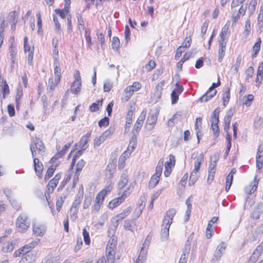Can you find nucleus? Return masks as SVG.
<instances>
[{
    "mask_svg": "<svg viewBox=\"0 0 263 263\" xmlns=\"http://www.w3.org/2000/svg\"><path fill=\"white\" fill-rule=\"evenodd\" d=\"M258 180H257V176H255L254 180L251 182V183L245 188L246 193L248 194H252L256 191Z\"/></svg>",
    "mask_w": 263,
    "mask_h": 263,
    "instance_id": "obj_22",
    "label": "nucleus"
},
{
    "mask_svg": "<svg viewBox=\"0 0 263 263\" xmlns=\"http://www.w3.org/2000/svg\"><path fill=\"white\" fill-rule=\"evenodd\" d=\"M219 112V108H216L214 110L210 119V121L211 122L212 129L213 131L214 136L215 137H218L219 133L218 126Z\"/></svg>",
    "mask_w": 263,
    "mask_h": 263,
    "instance_id": "obj_5",
    "label": "nucleus"
},
{
    "mask_svg": "<svg viewBox=\"0 0 263 263\" xmlns=\"http://www.w3.org/2000/svg\"><path fill=\"white\" fill-rule=\"evenodd\" d=\"M241 57L240 55H238L236 58V62L235 64L232 66V69L234 73H236L238 72V69L241 65Z\"/></svg>",
    "mask_w": 263,
    "mask_h": 263,
    "instance_id": "obj_43",
    "label": "nucleus"
},
{
    "mask_svg": "<svg viewBox=\"0 0 263 263\" xmlns=\"http://www.w3.org/2000/svg\"><path fill=\"white\" fill-rule=\"evenodd\" d=\"M102 104V100H98L97 102L92 103L89 109L91 111H96L99 109V106H101Z\"/></svg>",
    "mask_w": 263,
    "mask_h": 263,
    "instance_id": "obj_53",
    "label": "nucleus"
},
{
    "mask_svg": "<svg viewBox=\"0 0 263 263\" xmlns=\"http://www.w3.org/2000/svg\"><path fill=\"white\" fill-rule=\"evenodd\" d=\"M263 253V242H261L254 251L250 260L253 263L255 262Z\"/></svg>",
    "mask_w": 263,
    "mask_h": 263,
    "instance_id": "obj_13",
    "label": "nucleus"
},
{
    "mask_svg": "<svg viewBox=\"0 0 263 263\" xmlns=\"http://www.w3.org/2000/svg\"><path fill=\"white\" fill-rule=\"evenodd\" d=\"M46 231V228L44 226L38 223H33V233L37 236H41L44 235Z\"/></svg>",
    "mask_w": 263,
    "mask_h": 263,
    "instance_id": "obj_18",
    "label": "nucleus"
},
{
    "mask_svg": "<svg viewBox=\"0 0 263 263\" xmlns=\"http://www.w3.org/2000/svg\"><path fill=\"white\" fill-rule=\"evenodd\" d=\"M134 92L133 88L130 86H127L124 90L122 99L127 101L132 97Z\"/></svg>",
    "mask_w": 263,
    "mask_h": 263,
    "instance_id": "obj_26",
    "label": "nucleus"
},
{
    "mask_svg": "<svg viewBox=\"0 0 263 263\" xmlns=\"http://www.w3.org/2000/svg\"><path fill=\"white\" fill-rule=\"evenodd\" d=\"M229 29V26L228 25H225L222 27L221 31L220 33V40L219 42H227L226 41V36L227 34V32Z\"/></svg>",
    "mask_w": 263,
    "mask_h": 263,
    "instance_id": "obj_40",
    "label": "nucleus"
},
{
    "mask_svg": "<svg viewBox=\"0 0 263 263\" xmlns=\"http://www.w3.org/2000/svg\"><path fill=\"white\" fill-rule=\"evenodd\" d=\"M61 178V174L58 173L49 182L47 185L48 192L49 193H51L53 192Z\"/></svg>",
    "mask_w": 263,
    "mask_h": 263,
    "instance_id": "obj_14",
    "label": "nucleus"
},
{
    "mask_svg": "<svg viewBox=\"0 0 263 263\" xmlns=\"http://www.w3.org/2000/svg\"><path fill=\"white\" fill-rule=\"evenodd\" d=\"M175 159L173 155H169V161H166L165 163V170L164 171V175L166 177H168L171 173L172 172V167L175 165Z\"/></svg>",
    "mask_w": 263,
    "mask_h": 263,
    "instance_id": "obj_12",
    "label": "nucleus"
},
{
    "mask_svg": "<svg viewBox=\"0 0 263 263\" xmlns=\"http://www.w3.org/2000/svg\"><path fill=\"white\" fill-rule=\"evenodd\" d=\"M232 116L231 115H227L225 116L224 119V129L225 131L228 132L229 129L230 122L231 121Z\"/></svg>",
    "mask_w": 263,
    "mask_h": 263,
    "instance_id": "obj_51",
    "label": "nucleus"
},
{
    "mask_svg": "<svg viewBox=\"0 0 263 263\" xmlns=\"http://www.w3.org/2000/svg\"><path fill=\"white\" fill-rule=\"evenodd\" d=\"M136 223L135 220H126L124 221V228L126 230L133 232L136 227Z\"/></svg>",
    "mask_w": 263,
    "mask_h": 263,
    "instance_id": "obj_28",
    "label": "nucleus"
},
{
    "mask_svg": "<svg viewBox=\"0 0 263 263\" xmlns=\"http://www.w3.org/2000/svg\"><path fill=\"white\" fill-rule=\"evenodd\" d=\"M90 136V133H87L86 135L82 137L80 141V147L82 149V151H84L87 147V143L88 141V139Z\"/></svg>",
    "mask_w": 263,
    "mask_h": 263,
    "instance_id": "obj_29",
    "label": "nucleus"
},
{
    "mask_svg": "<svg viewBox=\"0 0 263 263\" xmlns=\"http://www.w3.org/2000/svg\"><path fill=\"white\" fill-rule=\"evenodd\" d=\"M149 243V240L146 239L142 245V247L140 250V254L136 259L135 263H145L146 259L147 252Z\"/></svg>",
    "mask_w": 263,
    "mask_h": 263,
    "instance_id": "obj_7",
    "label": "nucleus"
},
{
    "mask_svg": "<svg viewBox=\"0 0 263 263\" xmlns=\"http://www.w3.org/2000/svg\"><path fill=\"white\" fill-rule=\"evenodd\" d=\"M256 167L260 170L263 167V145H259L256 156Z\"/></svg>",
    "mask_w": 263,
    "mask_h": 263,
    "instance_id": "obj_19",
    "label": "nucleus"
},
{
    "mask_svg": "<svg viewBox=\"0 0 263 263\" xmlns=\"http://www.w3.org/2000/svg\"><path fill=\"white\" fill-rule=\"evenodd\" d=\"M132 209L130 206L124 209L122 212L115 216L112 220H116L115 227H117L119 222L126 218L132 212Z\"/></svg>",
    "mask_w": 263,
    "mask_h": 263,
    "instance_id": "obj_10",
    "label": "nucleus"
},
{
    "mask_svg": "<svg viewBox=\"0 0 263 263\" xmlns=\"http://www.w3.org/2000/svg\"><path fill=\"white\" fill-rule=\"evenodd\" d=\"M55 170V166L51 165L48 169L47 173L45 176V179H48L51 176L53 175L54 171Z\"/></svg>",
    "mask_w": 263,
    "mask_h": 263,
    "instance_id": "obj_59",
    "label": "nucleus"
},
{
    "mask_svg": "<svg viewBox=\"0 0 263 263\" xmlns=\"http://www.w3.org/2000/svg\"><path fill=\"white\" fill-rule=\"evenodd\" d=\"M59 83V82L57 83L56 78H55L54 81H53V78H50L48 81V87L50 90L53 91Z\"/></svg>",
    "mask_w": 263,
    "mask_h": 263,
    "instance_id": "obj_56",
    "label": "nucleus"
},
{
    "mask_svg": "<svg viewBox=\"0 0 263 263\" xmlns=\"http://www.w3.org/2000/svg\"><path fill=\"white\" fill-rule=\"evenodd\" d=\"M137 136L135 135H133V136H132V137L130 140L129 145L127 147H129L130 151H131V152H133L135 149V148L137 145Z\"/></svg>",
    "mask_w": 263,
    "mask_h": 263,
    "instance_id": "obj_44",
    "label": "nucleus"
},
{
    "mask_svg": "<svg viewBox=\"0 0 263 263\" xmlns=\"http://www.w3.org/2000/svg\"><path fill=\"white\" fill-rule=\"evenodd\" d=\"M30 145H33L35 149H36L39 152H44L45 146L42 141L39 138L32 137Z\"/></svg>",
    "mask_w": 263,
    "mask_h": 263,
    "instance_id": "obj_11",
    "label": "nucleus"
},
{
    "mask_svg": "<svg viewBox=\"0 0 263 263\" xmlns=\"http://www.w3.org/2000/svg\"><path fill=\"white\" fill-rule=\"evenodd\" d=\"M103 201L104 200L102 199V198L97 196L95 203L92 207V211L95 212H98L100 210Z\"/></svg>",
    "mask_w": 263,
    "mask_h": 263,
    "instance_id": "obj_31",
    "label": "nucleus"
},
{
    "mask_svg": "<svg viewBox=\"0 0 263 263\" xmlns=\"http://www.w3.org/2000/svg\"><path fill=\"white\" fill-rule=\"evenodd\" d=\"M54 66V72L55 78H56V82H60L61 79V69L60 68V62L57 59V57H55V59L53 62Z\"/></svg>",
    "mask_w": 263,
    "mask_h": 263,
    "instance_id": "obj_23",
    "label": "nucleus"
},
{
    "mask_svg": "<svg viewBox=\"0 0 263 263\" xmlns=\"http://www.w3.org/2000/svg\"><path fill=\"white\" fill-rule=\"evenodd\" d=\"M163 163H164L163 159H161L159 161L158 164L156 168V173L154 175L158 176L159 177L161 175L162 167L163 166Z\"/></svg>",
    "mask_w": 263,
    "mask_h": 263,
    "instance_id": "obj_41",
    "label": "nucleus"
},
{
    "mask_svg": "<svg viewBox=\"0 0 263 263\" xmlns=\"http://www.w3.org/2000/svg\"><path fill=\"white\" fill-rule=\"evenodd\" d=\"M83 198V194H78L77 197L76 198V199L72 204L71 210L73 209H74V213H77L78 212V207L80 205V204L81 202L82 199Z\"/></svg>",
    "mask_w": 263,
    "mask_h": 263,
    "instance_id": "obj_34",
    "label": "nucleus"
},
{
    "mask_svg": "<svg viewBox=\"0 0 263 263\" xmlns=\"http://www.w3.org/2000/svg\"><path fill=\"white\" fill-rule=\"evenodd\" d=\"M33 165L34 167V170L36 172V175L41 177V175L42 174V172L43 170V165L41 162L39 160V159L36 158H34L33 159Z\"/></svg>",
    "mask_w": 263,
    "mask_h": 263,
    "instance_id": "obj_24",
    "label": "nucleus"
},
{
    "mask_svg": "<svg viewBox=\"0 0 263 263\" xmlns=\"http://www.w3.org/2000/svg\"><path fill=\"white\" fill-rule=\"evenodd\" d=\"M261 43V39L260 38H258L257 41L254 45L252 48L251 55L253 59L255 58L257 56L258 52L260 51Z\"/></svg>",
    "mask_w": 263,
    "mask_h": 263,
    "instance_id": "obj_30",
    "label": "nucleus"
},
{
    "mask_svg": "<svg viewBox=\"0 0 263 263\" xmlns=\"http://www.w3.org/2000/svg\"><path fill=\"white\" fill-rule=\"evenodd\" d=\"M5 23L3 22L0 24V48H1L4 39Z\"/></svg>",
    "mask_w": 263,
    "mask_h": 263,
    "instance_id": "obj_50",
    "label": "nucleus"
},
{
    "mask_svg": "<svg viewBox=\"0 0 263 263\" xmlns=\"http://www.w3.org/2000/svg\"><path fill=\"white\" fill-rule=\"evenodd\" d=\"M202 124V118L198 117L196 119L195 123V130L196 131V135L198 138V142H199V133L200 130V127H201Z\"/></svg>",
    "mask_w": 263,
    "mask_h": 263,
    "instance_id": "obj_47",
    "label": "nucleus"
},
{
    "mask_svg": "<svg viewBox=\"0 0 263 263\" xmlns=\"http://www.w3.org/2000/svg\"><path fill=\"white\" fill-rule=\"evenodd\" d=\"M145 205V202L142 201V202L139 205L138 208L135 210L133 214L135 218H138L141 215Z\"/></svg>",
    "mask_w": 263,
    "mask_h": 263,
    "instance_id": "obj_37",
    "label": "nucleus"
},
{
    "mask_svg": "<svg viewBox=\"0 0 263 263\" xmlns=\"http://www.w3.org/2000/svg\"><path fill=\"white\" fill-rule=\"evenodd\" d=\"M83 235L84 237V240L85 243L86 245H89L90 242V239L89 238V233L87 232L86 229H84L83 230Z\"/></svg>",
    "mask_w": 263,
    "mask_h": 263,
    "instance_id": "obj_61",
    "label": "nucleus"
},
{
    "mask_svg": "<svg viewBox=\"0 0 263 263\" xmlns=\"http://www.w3.org/2000/svg\"><path fill=\"white\" fill-rule=\"evenodd\" d=\"M40 241V239L36 238L33 241L22 247L21 248V250L23 251V252H32L31 251L37 245Z\"/></svg>",
    "mask_w": 263,
    "mask_h": 263,
    "instance_id": "obj_21",
    "label": "nucleus"
},
{
    "mask_svg": "<svg viewBox=\"0 0 263 263\" xmlns=\"http://www.w3.org/2000/svg\"><path fill=\"white\" fill-rule=\"evenodd\" d=\"M257 3V0H251L250 2V5L248 7V9L250 14H252L254 12Z\"/></svg>",
    "mask_w": 263,
    "mask_h": 263,
    "instance_id": "obj_55",
    "label": "nucleus"
},
{
    "mask_svg": "<svg viewBox=\"0 0 263 263\" xmlns=\"http://www.w3.org/2000/svg\"><path fill=\"white\" fill-rule=\"evenodd\" d=\"M146 115V111L145 110H143L138 118L136 123H135L133 129V133L135 131L137 133H138L139 130H140L143 124V122L145 119Z\"/></svg>",
    "mask_w": 263,
    "mask_h": 263,
    "instance_id": "obj_15",
    "label": "nucleus"
},
{
    "mask_svg": "<svg viewBox=\"0 0 263 263\" xmlns=\"http://www.w3.org/2000/svg\"><path fill=\"white\" fill-rule=\"evenodd\" d=\"M35 260V255L33 252H23L19 263H32Z\"/></svg>",
    "mask_w": 263,
    "mask_h": 263,
    "instance_id": "obj_16",
    "label": "nucleus"
},
{
    "mask_svg": "<svg viewBox=\"0 0 263 263\" xmlns=\"http://www.w3.org/2000/svg\"><path fill=\"white\" fill-rule=\"evenodd\" d=\"M71 145L70 143L66 144L64 145V146L63 147L62 149L60 151V145H57L56 148L58 150V153L55 155V157L57 158H59L60 157H62L66 153V151L70 147Z\"/></svg>",
    "mask_w": 263,
    "mask_h": 263,
    "instance_id": "obj_32",
    "label": "nucleus"
},
{
    "mask_svg": "<svg viewBox=\"0 0 263 263\" xmlns=\"http://www.w3.org/2000/svg\"><path fill=\"white\" fill-rule=\"evenodd\" d=\"M227 42H219L218 61L221 62L225 55Z\"/></svg>",
    "mask_w": 263,
    "mask_h": 263,
    "instance_id": "obj_25",
    "label": "nucleus"
},
{
    "mask_svg": "<svg viewBox=\"0 0 263 263\" xmlns=\"http://www.w3.org/2000/svg\"><path fill=\"white\" fill-rule=\"evenodd\" d=\"M14 249V245L12 242H7L4 244L2 250L4 252H9L12 251Z\"/></svg>",
    "mask_w": 263,
    "mask_h": 263,
    "instance_id": "obj_45",
    "label": "nucleus"
},
{
    "mask_svg": "<svg viewBox=\"0 0 263 263\" xmlns=\"http://www.w3.org/2000/svg\"><path fill=\"white\" fill-rule=\"evenodd\" d=\"M111 46L114 49L117 50L119 48L120 46V41L117 36H114L112 38Z\"/></svg>",
    "mask_w": 263,
    "mask_h": 263,
    "instance_id": "obj_60",
    "label": "nucleus"
},
{
    "mask_svg": "<svg viewBox=\"0 0 263 263\" xmlns=\"http://www.w3.org/2000/svg\"><path fill=\"white\" fill-rule=\"evenodd\" d=\"M245 97L246 98V99L243 104L247 106H250L254 99V96L252 95H249L248 96Z\"/></svg>",
    "mask_w": 263,
    "mask_h": 263,
    "instance_id": "obj_62",
    "label": "nucleus"
},
{
    "mask_svg": "<svg viewBox=\"0 0 263 263\" xmlns=\"http://www.w3.org/2000/svg\"><path fill=\"white\" fill-rule=\"evenodd\" d=\"M128 182V176L123 173L121 176L120 180L118 183V188L119 189H123Z\"/></svg>",
    "mask_w": 263,
    "mask_h": 263,
    "instance_id": "obj_33",
    "label": "nucleus"
},
{
    "mask_svg": "<svg viewBox=\"0 0 263 263\" xmlns=\"http://www.w3.org/2000/svg\"><path fill=\"white\" fill-rule=\"evenodd\" d=\"M227 149L224 153V157L226 158L230 151L231 147V136L229 134H227Z\"/></svg>",
    "mask_w": 263,
    "mask_h": 263,
    "instance_id": "obj_46",
    "label": "nucleus"
},
{
    "mask_svg": "<svg viewBox=\"0 0 263 263\" xmlns=\"http://www.w3.org/2000/svg\"><path fill=\"white\" fill-rule=\"evenodd\" d=\"M117 238L112 237L109 239L106 249L107 261L109 263H114L115 260Z\"/></svg>",
    "mask_w": 263,
    "mask_h": 263,
    "instance_id": "obj_2",
    "label": "nucleus"
},
{
    "mask_svg": "<svg viewBox=\"0 0 263 263\" xmlns=\"http://www.w3.org/2000/svg\"><path fill=\"white\" fill-rule=\"evenodd\" d=\"M30 222L28 217L25 214L20 215L16 221V227L17 231L24 233L27 231L30 227Z\"/></svg>",
    "mask_w": 263,
    "mask_h": 263,
    "instance_id": "obj_3",
    "label": "nucleus"
},
{
    "mask_svg": "<svg viewBox=\"0 0 263 263\" xmlns=\"http://www.w3.org/2000/svg\"><path fill=\"white\" fill-rule=\"evenodd\" d=\"M199 176V172L192 171L191 173L189 181L190 186L193 185L197 181Z\"/></svg>",
    "mask_w": 263,
    "mask_h": 263,
    "instance_id": "obj_38",
    "label": "nucleus"
},
{
    "mask_svg": "<svg viewBox=\"0 0 263 263\" xmlns=\"http://www.w3.org/2000/svg\"><path fill=\"white\" fill-rule=\"evenodd\" d=\"M189 254V249L186 248L185 250L183 252V254L181 256L179 263H186Z\"/></svg>",
    "mask_w": 263,
    "mask_h": 263,
    "instance_id": "obj_52",
    "label": "nucleus"
},
{
    "mask_svg": "<svg viewBox=\"0 0 263 263\" xmlns=\"http://www.w3.org/2000/svg\"><path fill=\"white\" fill-rule=\"evenodd\" d=\"M230 89L228 88L227 90L223 94L222 100H223V105L226 106L230 100Z\"/></svg>",
    "mask_w": 263,
    "mask_h": 263,
    "instance_id": "obj_49",
    "label": "nucleus"
},
{
    "mask_svg": "<svg viewBox=\"0 0 263 263\" xmlns=\"http://www.w3.org/2000/svg\"><path fill=\"white\" fill-rule=\"evenodd\" d=\"M176 214L174 209H170L166 213L163 220L161 236L162 239H166L169 235V229L172 223V220Z\"/></svg>",
    "mask_w": 263,
    "mask_h": 263,
    "instance_id": "obj_1",
    "label": "nucleus"
},
{
    "mask_svg": "<svg viewBox=\"0 0 263 263\" xmlns=\"http://www.w3.org/2000/svg\"><path fill=\"white\" fill-rule=\"evenodd\" d=\"M108 124L109 118L107 117H105L99 122V125L101 127L102 126H106L108 125Z\"/></svg>",
    "mask_w": 263,
    "mask_h": 263,
    "instance_id": "obj_64",
    "label": "nucleus"
},
{
    "mask_svg": "<svg viewBox=\"0 0 263 263\" xmlns=\"http://www.w3.org/2000/svg\"><path fill=\"white\" fill-rule=\"evenodd\" d=\"M233 179V176L231 174H229L226 178V191L228 192L232 183Z\"/></svg>",
    "mask_w": 263,
    "mask_h": 263,
    "instance_id": "obj_54",
    "label": "nucleus"
},
{
    "mask_svg": "<svg viewBox=\"0 0 263 263\" xmlns=\"http://www.w3.org/2000/svg\"><path fill=\"white\" fill-rule=\"evenodd\" d=\"M9 19L13 22V26L12 28H15V24L17 23L18 18V14L15 11L10 12L8 15Z\"/></svg>",
    "mask_w": 263,
    "mask_h": 263,
    "instance_id": "obj_42",
    "label": "nucleus"
},
{
    "mask_svg": "<svg viewBox=\"0 0 263 263\" xmlns=\"http://www.w3.org/2000/svg\"><path fill=\"white\" fill-rule=\"evenodd\" d=\"M246 9V6L244 7L243 6H241L239 8L238 12L233 11L232 16L233 24H235L240 16H243L245 14Z\"/></svg>",
    "mask_w": 263,
    "mask_h": 263,
    "instance_id": "obj_17",
    "label": "nucleus"
},
{
    "mask_svg": "<svg viewBox=\"0 0 263 263\" xmlns=\"http://www.w3.org/2000/svg\"><path fill=\"white\" fill-rule=\"evenodd\" d=\"M112 84L108 81H106L104 83V87H103V88H104V91L105 92H108L110 90V89L112 88Z\"/></svg>",
    "mask_w": 263,
    "mask_h": 263,
    "instance_id": "obj_63",
    "label": "nucleus"
},
{
    "mask_svg": "<svg viewBox=\"0 0 263 263\" xmlns=\"http://www.w3.org/2000/svg\"><path fill=\"white\" fill-rule=\"evenodd\" d=\"M57 14H59L62 18H65L66 14L69 12V8H65L62 10H55Z\"/></svg>",
    "mask_w": 263,
    "mask_h": 263,
    "instance_id": "obj_58",
    "label": "nucleus"
},
{
    "mask_svg": "<svg viewBox=\"0 0 263 263\" xmlns=\"http://www.w3.org/2000/svg\"><path fill=\"white\" fill-rule=\"evenodd\" d=\"M112 186L111 184L106 186L97 196L104 200L105 197L111 191Z\"/></svg>",
    "mask_w": 263,
    "mask_h": 263,
    "instance_id": "obj_35",
    "label": "nucleus"
},
{
    "mask_svg": "<svg viewBox=\"0 0 263 263\" xmlns=\"http://www.w3.org/2000/svg\"><path fill=\"white\" fill-rule=\"evenodd\" d=\"M133 188L134 187L130 184L129 187L124 192L120 197L115 198L109 202L108 208L111 209H114L119 205L123 202L125 199L129 195Z\"/></svg>",
    "mask_w": 263,
    "mask_h": 263,
    "instance_id": "obj_4",
    "label": "nucleus"
},
{
    "mask_svg": "<svg viewBox=\"0 0 263 263\" xmlns=\"http://www.w3.org/2000/svg\"><path fill=\"white\" fill-rule=\"evenodd\" d=\"M226 248L227 244L224 242H221L217 246L214 255L212 259V262L219 261L221 257L222 254L224 252Z\"/></svg>",
    "mask_w": 263,
    "mask_h": 263,
    "instance_id": "obj_9",
    "label": "nucleus"
},
{
    "mask_svg": "<svg viewBox=\"0 0 263 263\" xmlns=\"http://www.w3.org/2000/svg\"><path fill=\"white\" fill-rule=\"evenodd\" d=\"M211 161L209 164V175L207 179V182L210 184L214 180L215 174L216 172V167L217 165V162L218 160L217 156L214 155L211 158Z\"/></svg>",
    "mask_w": 263,
    "mask_h": 263,
    "instance_id": "obj_6",
    "label": "nucleus"
},
{
    "mask_svg": "<svg viewBox=\"0 0 263 263\" xmlns=\"http://www.w3.org/2000/svg\"><path fill=\"white\" fill-rule=\"evenodd\" d=\"M216 93L217 91L215 89L209 88L206 92L203 95L199 100L201 102H206L215 96Z\"/></svg>",
    "mask_w": 263,
    "mask_h": 263,
    "instance_id": "obj_20",
    "label": "nucleus"
},
{
    "mask_svg": "<svg viewBox=\"0 0 263 263\" xmlns=\"http://www.w3.org/2000/svg\"><path fill=\"white\" fill-rule=\"evenodd\" d=\"M160 177L155 175H153L149 182L148 186L150 188L155 187L159 181Z\"/></svg>",
    "mask_w": 263,
    "mask_h": 263,
    "instance_id": "obj_39",
    "label": "nucleus"
},
{
    "mask_svg": "<svg viewBox=\"0 0 263 263\" xmlns=\"http://www.w3.org/2000/svg\"><path fill=\"white\" fill-rule=\"evenodd\" d=\"M85 164V162L83 159L80 160L76 165V170L75 173L80 175V172L82 171Z\"/></svg>",
    "mask_w": 263,
    "mask_h": 263,
    "instance_id": "obj_48",
    "label": "nucleus"
},
{
    "mask_svg": "<svg viewBox=\"0 0 263 263\" xmlns=\"http://www.w3.org/2000/svg\"><path fill=\"white\" fill-rule=\"evenodd\" d=\"M74 77L75 80L71 85L70 91L72 93L77 94L80 91L81 87V80L79 70L75 71Z\"/></svg>",
    "mask_w": 263,
    "mask_h": 263,
    "instance_id": "obj_8",
    "label": "nucleus"
},
{
    "mask_svg": "<svg viewBox=\"0 0 263 263\" xmlns=\"http://www.w3.org/2000/svg\"><path fill=\"white\" fill-rule=\"evenodd\" d=\"M203 160L204 156L203 154L201 153L197 158V159L194 164V169L192 171L199 172L200 165L201 163L203 162Z\"/></svg>",
    "mask_w": 263,
    "mask_h": 263,
    "instance_id": "obj_27",
    "label": "nucleus"
},
{
    "mask_svg": "<svg viewBox=\"0 0 263 263\" xmlns=\"http://www.w3.org/2000/svg\"><path fill=\"white\" fill-rule=\"evenodd\" d=\"M77 17L78 20V28L80 30H84V21L83 20V18L82 17V15L78 13L77 14Z\"/></svg>",
    "mask_w": 263,
    "mask_h": 263,
    "instance_id": "obj_57",
    "label": "nucleus"
},
{
    "mask_svg": "<svg viewBox=\"0 0 263 263\" xmlns=\"http://www.w3.org/2000/svg\"><path fill=\"white\" fill-rule=\"evenodd\" d=\"M262 65V66L260 65L258 68L257 77L255 80L258 86L261 83L263 78V64Z\"/></svg>",
    "mask_w": 263,
    "mask_h": 263,
    "instance_id": "obj_36",
    "label": "nucleus"
}]
</instances>
